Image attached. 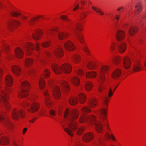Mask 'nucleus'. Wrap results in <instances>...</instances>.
<instances>
[{
  "mask_svg": "<svg viewBox=\"0 0 146 146\" xmlns=\"http://www.w3.org/2000/svg\"><path fill=\"white\" fill-rule=\"evenodd\" d=\"M35 73L34 70L33 69H31L29 71V73L31 74H33Z\"/></svg>",
  "mask_w": 146,
  "mask_h": 146,
  "instance_id": "58",
  "label": "nucleus"
},
{
  "mask_svg": "<svg viewBox=\"0 0 146 146\" xmlns=\"http://www.w3.org/2000/svg\"><path fill=\"white\" fill-rule=\"evenodd\" d=\"M121 58L119 57H116L114 58L113 61L114 63L116 64H119L121 62Z\"/></svg>",
  "mask_w": 146,
  "mask_h": 146,
  "instance_id": "38",
  "label": "nucleus"
},
{
  "mask_svg": "<svg viewBox=\"0 0 146 146\" xmlns=\"http://www.w3.org/2000/svg\"><path fill=\"white\" fill-rule=\"evenodd\" d=\"M42 35V33L40 30L36 31L32 35L33 38L35 40H38L40 36Z\"/></svg>",
  "mask_w": 146,
  "mask_h": 146,
  "instance_id": "20",
  "label": "nucleus"
},
{
  "mask_svg": "<svg viewBox=\"0 0 146 146\" xmlns=\"http://www.w3.org/2000/svg\"><path fill=\"white\" fill-rule=\"evenodd\" d=\"M82 25L80 23H78L76 25V28L77 30L78 31H81Z\"/></svg>",
  "mask_w": 146,
  "mask_h": 146,
  "instance_id": "45",
  "label": "nucleus"
},
{
  "mask_svg": "<svg viewBox=\"0 0 146 146\" xmlns=\"http://www.w3.org/2000/svg\"><path fill=\"white\" fill-rule=\"evenodd\" d=\"M109 93L108 94V97H110L113 94V91L112 92V90L111 88H110L109 89Z\"/></svg>",
  "mask_w": 146,
  "mask_h": 146,
  "instance_id": "53",
  "label": "nucleus"
},
{
  "mask_svg": "<svg viewBox=\"0 0 146 146\" xmlns=\"http://www.w3.org/2000/svg\"><path fill=\"white\" fill-rule=\"evenodd\" d=\"M9 142V139L7 137H3L0 138V144L1 145H7Z\"/></svg>",
  "mask_w": 146,
  "mask_h": 146,
  "instance_id": "25",
  "label": "nucleus"
},
{
  "mask_svg": "<svg viewBox=\"0 0 146 146\" xmlns=\"http://www.w3.org/2000/svg\"><path fill=\"white\" fill-rule=\"evenodd\" d=\"M82 112L84 113V114H86V113H88L90 112V110L87 107H85L82 108Z\"/></svg>",
  "mask_w": 146,
  "mask_h": 146,
  "instance_id": "42",
  "label": "nucleus"
},
{
  "mask_svg": "<svg viewBox=\"0 0 146 146\" xmlns=\"http://www.w3.org/2000/svg\"><path fill=\"white\" fill-rule=\"evenodd\" d=\"M105 137L107 139H108L110 138H112L114 141H115L116 139L113 134L110 135L109 133H106L105 135Z\"/></svg>",
  "mask_w": 146,
  "mask_h": 146,
  "instance_id": "39",
  "label": "nucleus"
},
{
  "mask_svg": "<svg viewBox=\"0 0 146 146\" xmlns=\"http://www.w3.org/2000/svg\"><path fill=\"white\" fill-rule=\"evenodd\" d=\"M108 69V66H103L101 68L100 70L98 71V74L99 76L98 77V81L101 83H103L105 80V73Z\"/></svg>",
  "mask_w": 146,
  "mask_h": 146,
  "instance_id": "9",
  "label": "nucleus"
},
{
  "mask_svg": "<svg viewBox=\"0 0 146 146\" xmlns=\"http://www.w3.org/2000/svg\"><path fill=\"white\" fill-rule=\"evenodd\" d=\"M87 66L88 68L91 70L95 68L96 66V64L93 62H88Z\"/></svg>",
  "mask_w": 146,
  "mask_h": 146,
  "instance_id": "32",
  "label": "nucleus"
},
{
  "mask_svg": "<svg viewBox=\"0 0 146 146\" xmlns=\"http://www.w3.org/2000/svg\"><path fill=\"white\" fill-rule=\"evenodd\" d=\"M11 69L14 74L16 76H19L20 73V69L17 66L13 65L11 67Z\"/></svg>",
  "mask_w": 146,
  "mask_h": 146,
  "instance_id": "22",
  "label": "nucleus"
},
{
  "mask_svg": "<svg viewBox=\"0 0 146 146\" xmlns=\"http://www.w3.org/2000/svg\"><path fill=\"white\" fill-rule=\"evenodd\" d=\"M0 122H3L5 126L9 129H11L12 127V124L1 115L0 116Z\"/></svg>",
  "mask_w": 146,
  "mask_h": 146,
  "instance_id": "14",
  "label": "nucleus"
},
{
  "mask_svg": "<svg viewBox=\"0 0 146 146\" xmlns=\"http://www.w3.org/2000/svg\"><path fill=\"white\" fill-rule=\"evenodd\" d=\"M73 60L74 62L76 63L80 62L81 61L80 57L78 54L75 55L73 57Z\"/></svg>",
  "mask_w": 146,
  "mask_h": 146,
  "instance_id": "33",
  "label": "nucleus"
},
{
  "mask_svg": "<svg viewBox=\"0 0 146 146\" xmlns=\"http://www.w3.org/2000/svg\"><path fill=\"white\" fill-rule=\"evenodd\" d=\"M27 129V128H25L23 129L22 132L23 134H24L25 133Z\"/></svg>",
  "mask_w": 146,
  "mask_h": 146,
  "instance_id": "60",
  "label": "nucleus"
},
{
  "mask_svg": "<svg viewBox=\"0 0 146 146\" xmlns=\"http://www.w3.org/2000/svg\"><path fill=\"white\" fill-rule=\"evenodd\" d=\"M78 113L76 110H70L66 109L64 113L66 121L61 125L64 131L70 136H73L72 132L76 129V122L75 120L78 117Z\"/></svg>",
  "mask_w": 146,
  "mask_h": 146,
  "instance_id": "2",
  "label": "nucleus"
},
{
  "mask_svg": "<svg viewBox=\"0 0 146 146\" xmlns=\"http://www.w3.org/2000/svg\"><path fill=\"white\" fill-rule=\"evenodd\" d=\"M122 71L120 69L116 70L113 73L112 77L113 78H116L119 77L121 75Z\"/></svg>",
  "mask_w": 146,
  "mask_h": 146,
  "instance_id": "26",
  "label": "nucleus"
},
{
  "mask_svg": "<svg viewBox=\"0 0 146 146\" xmlns=\"http://www.w3.org/2000/svg\"><path fill=\"white\" fill-rule=\"evenodd\" d=\"M142 67L140 64L137 63L135 64L133 66V70L134 72H136L141 70Z\"/></svg>",
  "mask_w": 146,
  "mask_h": 146,
  "instance_id": "27",
  "label": "nucleus"
},
{
  "mask_svg": "<svg viewBox=\"0 0 146 146\" xmlns=\"http://www.w3.org/2000/svg\"><path fill=\"white\" fill-rule=\"evenodd\" d=\"M135 8L137 9H141L142 8L141 3V2L138 3L135 6Z\"/></svg>",
  "mask_w": 146,
  "mask_h": 146,
  "instance_id": "43",
  "label": "nucleus"
},
{
  "mask_svg": "<svg viewBox=\"0 0 146 146\" xmlns=\"http://www.w3.org/2000/svg\"><path fill=\"white\" fill-rule=\"evenodd\" d=\"M61 86L62 88L65 89L66 90H68L69 86L67 83L66 81H64L62 82Z\"/></svg>",
  "mask_w": 146,
  "mask_h": 146,
  "instance_id": "36",
  "label": "nucleus"
},
{
  "mask_svg": "<svg viewBox=\"0 0 146 146\" xmlns=\"http://www.w3.org/2000/svg\"><path fill=\"white\" fill-rule=\"evenodd\" d=\"M71 80L73 84L75 86H78L79 84L80 80L77 76H74L71 79Z\"/></svg>",
  "mask_w": 146,
  "mask_h": 146,
  "instance_id": "28",
  "label": "nucleus"
},
{
  "mask_svg": "<svg viewBox=\"0 0 146 146\" xmlns=\"http://www.w3.org/2000/svg\"><path fill=\"white\" fill-rule=\"evenodd\" d=\"M51 67L53 70L56 74H60L62 71L65 73H69L71 71L72 67L70 65L66 63L60 66L56 64H52Z\"/></svg>",
  "mask_w": 146,
  "mask_h": 146,
  "instance_id": "3",
  "label": "nucleus"
},
{
  "mask_svg": "<svg viewBox=\"0 0 146 146\" xmlns=\"http://www.w3.org/2000/svg\"><path fill=\"white\" fill-rule=\"evenodd\" d=\"M93 135L92 133H88L85 134L82 137L83 141L88 142L92 140L93 138Z\"/></svg>",
  "mask_w": 146,
  "mask_h": 146,
  "instance_id": "17",
  "label": "nucleus"
},
{
  "mask_svg": "<svg viewBox=\"0 0 146 146\" xmlns=\"http://www.w3.org/2000/svg\"><path fill=\"white\" fill-rule=\"evenodd\" d=\"M97 103V101L96 99L93 98L90 100L89 104L91 108H93L95 106Z\"/></svg>",
  "mask_w": 146,
  "mask_h": 146,
  "instance_id": "34",
  "label": "nucleus"
},
{
  "mask_svg": "<svg viewBox=\"0 0 146 146\" xmlns=\"http://www.w3.org/2000/svg\"><path fill=\"white\" fill-rule=\"evenodd\" d=\"M30 85L27 81L22 82L21 84V92L18 94V96L20 98L25 97L28 95V89Z\"/></svg>",
  "mask_w": 146,
  "mask_h": 146,
  "instance_id": "5",
  "label": "nucleus"
},
{
  "mask_svg": "<svg viewBox=\"0 0 146 146\" xmlns=\"http://www.w3.org/2000/svg\"><path fill=\"white\" fill-rule=\"evenodd\" d=\"M5 82L6 85L10 86L12 84L13 80L12 77L9 75H7L5 78Z\"/></svg>",
  "mask_w": 146,
  "mask_h": 146,
  "instance_id": "21",
  "label": "nucleus"
},
{
  "mask_svg": "<svg viewBox=\"0 0 146 146\" xmlns=\"http://www.w3.org/2000/svg\"><path fill=\"white\" fill-rule=\"evenodd\" d=\"M85 88L87 91L90 90L92 88V84L90 82H88L85 85Z\"/></svg>",
  "mask_w": 146,
  "mask_h": 146,
  "instance_id": "37",
  "label": "nucleus"
},
{
  "mask_svg": "<svg viewBox=\"0 0 146 146\" xmlns=\"http://www.w3.org/2000/svg\"><path fill=\"white\" fill-rule=\"evenodd\" d=\"M123 67L126 69H128L131 66V61L130 59L127 57L123 58Z\"/></svg>",
  "mask_w": 146,
  "mask_h": 146,
  "instance_id": "11",
  "label": "nucleus"
},
{
  "mask_svg": "<svg viewBox=\"0 0 146 146\" xmlns=\"http://www.w3.org/2000/svg\"><path fill=\"white\" fill-rule=\"evenodd\" d=\"M50 45L49 42H46L42 44V46L44 47H46Z\"/></svg>",
  "mask_w": 146,
  "mask_h": 146,
  "instance_id": "48",
  "label": "nucleus"
},
{
  "mask_svg": "<svg viewBox=\"0 0 146 146\" xmlns=\"http://www.w3.org/2000/svg\"><path fill=\"white\" fill-rule=\"evenodd\" d=\"M3 48L5 51H7L9 50V46L7 44H4Z\"/></svg>",
  "mask_w": 146,
  "mask_h": 146,
  "instance_id": "51",
  "label": "nucleus"
},
{
  "mask_svg": "<svg viewBox=\"0 0 146 146\" xmlns=\"http://www.w3.org/2000/svg\"><path fill=\"white\" fill-rule=\"evenodd\" d=\"M103 101L104 103L105 106H106V107L107 106L108 103V98H107V97L105 98H104V99Z\"/></svg>",
  "mask_w": 146,
  "mask_h": 146,
  "instance_id": "52",
  "label": "nucleus"
},
{
  "mask_svg": "<svg viewBox=\"0 0 146 146\" xmlns=\"http://www.w3.org/2000/svg\"><path fill=\"white\" fill-rule=\"evenodd\" d=\"M84 51L86 52L87 54H88L89 53V51L85 44H83V46L82 47Z\"/></svg>",
  "mask_w": 146,
  "mask_h": 146,
  "instance_id": "47",
  "label": "nucleus"
},
{
  "mask_svg": "<svg viewBox=\"0 0 146 146\" xmlns=\"http://www.w3.org/2000/svg\"><path fill=\"white\" fill-rule=\"evenodd\" d=\"M61 18L62 19L66 21H70V20L67 18V16L65 15L61 16Z\"/></svg>",
  "mask_w": 146,
  "mask_h": 146,
  "instance_id": "50",
  "label": "nucleus"
},
{
  "mask_svg": "<svg viewBox=\"0 0 146 146\" xmlns=\"http://www.w3.org/2000/svg\"><path fill=\"white\" fill-rule=\"evenodd\" d=\"M12 116L15 120H18L25 117V112L22 110L15 108L12 111Z\"/></svg>",
  "mask_w": 146,
  "mask_h": 146,
  "instance_id": "7",
  "label": "nucleus"
},
{
  "mask_svg": "<svg viewBox=\"0 0 146 146\" xmlns=\"http://www.w3.org/2000/svg\"><path fill=\"white\" fill-rule=\"evenodd\" d=\"M86 98L84 94H80L78 96V98L71 97L69 99V102L70 104L74 105L76 104L78 101L79 100L81 103H84L86 101Z\"/></svg>",
  "mask_w": 146,
  "mask_h": 146,
  "instance_id": "6",
  "label": "nucleus"
},
{
  "mask_svg": "<svg viewBox=\"0 0 146 146\" xmlns=\"http://www.w3.org/2000/svg\"><path fill=\"white\" fill-rule=\"evenodd\" d=\"M56 29H55L52 30L48 32V35H46V37L47 38H48V37H50V35H53L54 34V31H56Z\"/></svg>",
  "mask_w": 146,
  "mask_h": 146,
  "instance_id": "41",
  "label": "nucleus"
},
{
  "mask_svg": "<svg viewBox=\"0 0 146 146\" xmlns=\"http://www.w3.org/2000/svg\"><path fill=\"white\" fill-rule=\"evenodd\" d=\"M49 112L50 114L53 116H55L56 114V112L53 110H50Z\"/></svg>",
  "mask_w": 146,
  "mask_h": 146,
  "instance_id": "54",
  "label": "nucleus"
},
{
  "mask_svg": "<svg viewBox=\"0 0 146 146\" xmlns=\"http://www.w3.org/2000/svg\"><path fill=\"white\" fill-rule=\"evenodd\" d=\"M24 105L27 108L28 111L31 113H33L37 111L39 108L38 103L31 100L25 102Z\"/></svg>",
  "mask_w": 146,
  "mask_h": 146,
  "instance_id": "4",
  "label": "nucleus"
},
{
  "mask_svg": "<svg viewBox=\"0 0 146 146\" xmlns=\"http://www.w3.org/2000/svg\"><path fill=\"white\" fill-rule=\"evenodd\" d=\"M137 27L134 26L131 27L129 30V33L130 36L134 35L138 31Z\"/></svg>",
  "mask_w": 146,
  "mask_h": 146,
  "instance_id": "24",
  "label": "nucleus"
},
{
  "mask_svg": "<svg viewBox=\"0 0 146 146\" xmlns=\"http://www.w3.org/2000/svg\"><path fill=\"white\" fill-rule=\"evenodd\" d=\"M20 22L16 20L8 22L7 23V26L8 29L11 31H12L15 25L19 26Z\"/></svg>",
  "mask_w": 146,
  "mask_h": 146,
  "instance_id": "13",
  "label": "nucleus"
},
{
  "mask_svg": "<svg viewBox=\"0 0 146 146\" xmlns=\"http://www.w3.org/2000/svg\"><path fill=\"white\" fill-rule=\"evenodd\" d=\"M16 57L19 58L23 57V55L22 50L19 48H17L15 50Z\"/></svg>",
  "mask_w": 146,
  "mask_h": 146,
  "instance_id": "23",
  "label": "nucleus"
},
{
  "mask_svg": "<svg viewBox=\"0 0 146 146\" xmlns=\"http://www.w3.org/2000/svg\"><path fill=\"white\" fill-rule=\"evenodd\" d=\"M36 119H37L36 118H33L32 120H29V122L32 123H33L34 121Z\"/></svg>",
  "mask_w": 146,
  "mask_h": 146,
  "instance_id": "61",
  "label": "nucleus"
},
{
  "mask_svg": "<svg viewBox=\"0 0 146 146\" xmlns=\"http://www.w3.org/2000/svg\"><path fill=\"white\" fill-rule=\"evenodd\" d=\"M96 73L95 72L91 71L86 73V76L88 78H94L96 77Z\"/></svg>",
  "mask_w": 146,
  "mask_h": 146,
  "instance_id": "30",
  "label": "nucleus"
},
{
  "mask_svg": "<svg viewBox=\"0 0 146 146\" xmlns=\"http://www.w3.org/2000/svg\"><path fill=\"white\" fill-rule=\"evenodd\" d=\"M104 87L102 86L99 88V91L100 92H101L102 91V89L104 88Z\"/></svg>",
  "mask_w": 146,
  "mask_h": 146,
  "instance_id": "62",
  "label": "nucleus"
},
{
  "mask_svg": "<svg viewBox=\"0 0 146 146\" xmlns=\"http://www.w3.org/2000/svg\"><path fill=\"white\" fill-rule=\"evenodd\" d=\"M65 48L68 50L71 51L75 49V47L73 43L70 41H68L64 44Z\"/></svg>",
  "mask_w": 146,
  "mask_h": 146,
  "instance_id": "15",
  "label": "nucleus"
},
{
  "mask_svg": "<svg viewBox=\"0 0 146 146\" xmlns=\"http://www.w3.org/2000/svg\"><path fill=\"white\" fill-rule=\"evenodd\" d=\"M95 10L97 13H99L100 15H102L104 14L101 11V10Z\"/></svg>",
  "mask_w": 146,
  "mask_h": 146,
  "instance_id": "57",
  "label": "nucleus"
},
{
  "mask_svg": "<svg viewBox=\"0 0 146 146\" xmlns=\"http://www.w3.org/2000/svg\"><path fill=\"white\" fill-rule=\"evenodd\" d=\"M55 56L58 58H60L63 55L62 49L61 47L59 46L56 48L54 51Z\"/></svg>",
  "mask_w": 146,
  "mask_h": 146,
  "instance_id": "16",
  "label": "nucleus"
},
{
  "mask_svg": "<svg viewBox=\"0 0 146 146\" xmlns=\"http://www.w3.org/2000/svg\"><path fill=\"white\" fill-rule=\"evenodd\" d=\"M81 3L83 5H85L86 4V2L84 1H81Z\"/></svg>",
  "mask_w": 146,
  "mask_h": 146,
  "instance_id": "63",
  "label": "nucleus"
},
{
  "mask_svg": "<svg viewBox=\"0 0 146 146\" xmlns=\"http://www.w3.org/2000/svg\"><path fill=\"white\" fill-rule=\"evenodd\" d=\"M68 33H60L58 34L59 38L60 40H63L66 38L68 36Z\"/></svg>",
  "mask_w": 146,
  "mask_h": 146,
  "instance_id": "31",
  "label": "nucleus"
},
{
  "mask_svg": "<svg viewBox=\"0 0 146 146\" xmlns=\"http://www.w3.org/2000/svg\"><path fill=\"white\" fill-rule=\"evenodd\" d=\"M11 15L13 16L17 17L18 16L20 15L21 14L17 12H13L11 13Z\"/></svg>",
  "mask_w": 146,
  "mask_h": 146,
  "instance_id": "46",
  "label": "nucleus"
},
{
  "mask_svg": "<svg viewBox=\"0 0 146 146\" xmlns=\"http://www.w3.org/2000/svg\"><path fill=\"white\" fill-rule=\"evenodd\" d=\"M53 92L54 97L56 99H58L60 97V93L59 87L55 86H54Z\"/></svg>",
  "mask_w": 146,
  "mask_h": 146,
  "instance_id": "18",
  "label": "nucleus"
},
{
  "mask_svg": "<svg viewBox=\"0 0 146 146\" xmlns=\"http://www.w3.org/2000/svg\"><path fill=\"white\" fill-rule=\"evenodd\" d=\"M115 48L117 49L121 53H123L126 49V45L124 42H119L115 46L114 44L112 42L110 46L111 50L113 51Z\"/></svg>",
  "mask_w": 146,
  "mask_h": 146,
  "instance_id": "8",
  "label": "nucleus"
},
{
  "mask_svg": "<svg viewBox=\"0 0 146 146\" xmlns=\"http://www.w3.org/2000/svg\"><path fill=\"white\" fill-rule=\"evenodd\" d=\"M33 62L32 59L29 58H28L25 61V64L26 66H27L28 65L31 64Z\"/></svg>",
  "mask_w": 146,
  "mask_h": 146,
  "instance_id": "40",
  "label": "nucleus"
},
{
  "mask_svg": "<svg viewBox=\"0 0 146 146\" xmlns=\"http://www.w3.org/2000/svg\"><path fill=\"white\" fill-rule=\"evenodd\" d=\"M78 74L80 75H82L84 74L83 71L81 70H79L77 72Z\"/></svg>",
  "mask_w": 146,
  "mask_h": 146,
  "instance_id": "56",
  "label": "nucleus"
},
{
  "mask_svg": "<svg viewBox=\"0 0 146 146\" xmlns=\"http://www.w3.org/2000/svg\"><path fill=\"white\" fill-rule=\"evenodd\" d=\"M25 46L27 50L28 51L30 50H33L35 47L38 50L39 47V44L37 43H36V46H34L31 43H27L25 44Z\"/></svg>",
  "mask_w": 146,
  "mask_h": 146,
  "instance_id": "19",
  "label": "nucleus"
},
{
  "mask_svg": "<svg viewBox=\"0 0 146 146\" xmlns=\"http://www.w3.org/2000/svg\"><path fill=\"white\" fill-rule=\"evenodd\" d=\"M125 36L124 31L120 30H118L116 34L117 39L119 41H121L124 39Z\"/></svg>",
  "mask_w": 146,
  "mask_h": 146,
  "instance_id": "12",
  "label": "nucleus"
},
{
  "mask_svg": "<svg viewBox=\"0 0 146 146\" xmlns=\"http://www.w3.org/2000/svg\"><path fill=\"white\" fill-rule=\"evenodd\" d=\"M50 74V72L48 69H45L44 70V75L45 78L48 77Z\"/></svg>",
  "mask_w": 146,
  "mask_h": 146,
  "instance_id": "44",
  "label": "nucleus"
},
{
  "mask_svg": "<svg viewBox=\"0 0 146 146\" xmlns=\"http://www.w3.org/2000/svg\"><path fill=\"white\" fill-rule=\"evenodd\" d=\"M83 128L81 127L79 128L77 131V133L79 135H81L83 133Z\"/></svg>",
  "mask_w": 146,
  "mask_h": 146,
  "instance_id": "49",
  "label": "nucleus"
},
{
  "mask_svg": "<svg viewBox=\"0 0 146 146\" xmlns=\"http://www.w3.org/2000/svg\"><path fill=\"white\" fill-rule=\"evenodd\" d=\"M79 8V5L78 4L75 6V7L74 9H76Z\"/></svg>",
  "mask_w": 146,
  "mask_h": 146,
  "instance_id": "64",
  "label": "nucleus"
},
{
  "mask_svg": "<svg viewBox=\"0 0 146 146\" xmlns=\"http://www.w3.org/2000/svg\"><path fill=\"white\" fill-rule=\"evenodd\" d=\"M39 85L40 89L43 90L44 88V80L42 78L40 79L39 80Z\"/></svg>",
  "mask_w": 146,
  "mask_h": 146,
  "instance_id": "35",
  "label": "nucleus"
},
{
  "mask_svg": "<svg viewBox=\"0 0 146 146\" xmlns=\"http://www.w3.org/2000/svg\"><path fill=\"white\" fill-rule=\"evenodd\" d=\"M75 32L76 33V36L77 39L82 44L83 43V37L82 36V33H78L75 31Z\"/></svg>",
  "mask_w": 146,
  "mask_h": 146,
  "instance_id": "29",
  "label": "nucleus"
},
{
  "mask_svg": "<svg viewBox=\"0 0 146 146\" xmlns=\"http://www.w3.org/2000/svg\"><path fill=\"white\" fill-rule=\"evenodd\" d=\"M35 17V19H32L31 20H30L29 21V23L30 24H32V22H34L35 21L36 19H37L39 17Z\"/></svg>",
  "mask_w": 146,
  "mask_h": 146,
  "instance_id": "55",
  "label": "nucleus"
},
{
  "mask_svg": "<svg viewBox=\"0 0 146 146\" xmlns=\"http://www.w3.org/2000/svg\"><path fill=\"white\" fill-rule=\"evenodd\" d=\"M86 15V14L85 13H83L81 14V19H82V18H84L85 17Z\"/></svg>",
  "mask_w": 146,
  "mask_h": 146,
  "instance_id": "59",
  "label": "nucleus"
},
{
  "mask_svg": "<svg viewBox=\"0 0 146 146\" xmlns=\"http://www.w3.org/2000/svg\"><path fill=\"white\" fill-rule=\"evenodd\" d=\"M100 114L99 116L100 120L97 122L96 120L95 117L92 115L86 116L82 115L79 119V121L80 123H84L86 122H93L94 124L96 129L98 133H101L102 131L103 126L108 127L107 119L106 118V110L104 107L102 108L99 110Z\"/></svg>",
  "mask_w": 146,
  "mask_h": 146,
  "instance_id": "1",
  "label": "nucleus"
},
{
  "mask_svg": "<svg viewBox=\"0 0 146 146\" xmlns=\"http://www.w3.org/2000/svg\"><path fill=\"white\" fill-rule=\"evenodd\" d=\"M42 92L45 97V103L46 106L48 108H50L52 106L49 95L47 89H44L42 91Z\"/></svg>",
  "mask_w": 146,
  "mask_h": 146,
  "instance_id": "10",
  "label": "nucleus"
}]
</instances>
